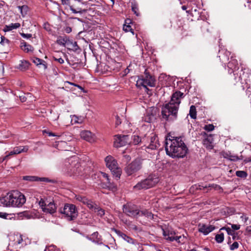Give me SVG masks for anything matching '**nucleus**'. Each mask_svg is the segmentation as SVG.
Instances as JSON below:
<instances>
[{
	"label": "nucleus",
	"instance_id": "79ce46f5",
	"mask_svg": "<svg viewBox=\"0 0 251 251\" xmlns=\"http://www.w3.org/2000/svg\"><path fill=\"white\" fill-rule=\"evenodd\" d=\"M203 144L208 150H211L213 147L212 142L210 141L208 139L204 140Z\"/></svg>",
	"mask_w": 251,
	"mask_h": 251
},
{
	"label": "nucleus",
	"instance_id": "f704fd0d",
	"mask_svg": "<svg viewBox=\"0 0 251 251\" xmlns=\"http://www.w3.org/2000/svg\"><path fill=\"white\" fill-rule=\"evenodd\" d=\"M132 143L134 145H138L141 142H142L143 143L146 142V136H145L141 139L139 136L134 135L132 136Z\"/></svg>",
	"mask_w": 251,
	"mask_h": 251
},
{
	"label": "nucleus",
	"instance_id": "49530a36",
	"mask_svg": "<svg viewBox=\"0 0 251 251\" xmlns=\"http://www.w3.org/2000/svg\"><path fill=\"white\" fill-rule=\"evenodd\" d=\"M237 176L242 178H246L247 176V174L243 171H238L236 172Z\"/></svg>",
	"mask_w": 251,
	"mask_h": 251
},
{
	"label": "nucleus",
	"instance_id": "58836bf2",
	"mask_svg": "<svg viewBox=\"0 0 251 251\" xmlns=\"http://www.w3.org/2000/svg\"><path fill=\"white\" fill-rule=\"evenodd\" d=\"M101 174H102L103 177L106 179L107 182L108 184V187L109 188V189H111L112 191H115L116 189V187L115 185H112L110 183V181H109V179L108 175L104 173H102Z\"/></svg>",
	"mask_w": 251,
	"mask_h": 251
},
{
	"label": "nucleus",
	"instance_id": "3c124183",
	"mask_svg": "<svg viewBox=\"0 0 251 251\" xmlns=\"http://www.w3.org/2000/svg\"><path fill=\"white\" fill-rule=\"evenodd\" d=\"M239 244L237 242H234L230 247V249L232 251L238 248Z\"/></svg>",
	"mask_w": 251,
	"mask_h": 251
},
{
	"label": "nucleus",
	"instance_id": "864d4df0",
	"mask_svg": "<svg viewBox=\"0 0 251 251\" xmlns=\"http://www.w3.org/2000/svg\"><path fill=\"white\" fill-rule=\"evenodd\" d=\"M189 115L193 119H196L197 117L196 111H189Z\"/></svg>",
	"mask_w": 251,
	"mask_h": 251
},
{
	"label": "nucleus",
	"instance_id": "7c9ffc66",
	"mask_svg": "<svg viewBox=\"0 0 251 251\" xmlns=\"http://www.w3.org/2000/svg\"><path fill=\"white\" fill-rule=\"evenodd\" d=\"M33 62L39 67H42L44 70L47 68V64L44 60L35 57L33 59Z\"/></svg>",
	"mask_w": 251,
	"mask_h": 251
},
{
	"label": "nucleus",
	"instance_id": "9b49d317",
	"mask_svg": "<svg viewBox=\"0 0 251 251\" xmlns=\"http://www.w3.org/2000/svg\"><path fill=\"white\" fill-rule=\"evenodd\" d=\"M12 197V206L20 207L25 202V196L18 191H13Z\"/></svg>",
	"mask_w": 251,
	"mask_h": 251
},
{
	"label": "nucleus",
	"instance_id": "f8f14e48",
	"mask_svg": "<svg viewBox=\"0 0 251 251\" xmlns=\"http://www.w3.org/2000/svg\"><path fill=\"white\" fill-rule=\"evenodd\" d=\"M149 137L150 139H148L146 137V142H144L148 145V148L151 150L157 148L159 146V143L156 135L154 133H151Z\"/></svg>",
	"mask_w": 251,
	"mask_h": 251
},
{
	"label": "nucleus",
	"instance_id": "aec40b11",
	"mask_svg": "<svg viewBox=\"0 0 251 251\" xmlns=\"http://www.w3.org/2000/svg\"><path fill=\"white\" fill-rule=\"evenodd\" d=\"M12 196L13 192L8 193L6 196L1 198H0V203L3 206H12Z\"/></svg>",
	"mask_w": 251,
	"mask_h": 251
},
{
	"label": "nucleus",
	"instance_id": "ddd939ff",
	"mask_svg": "<svg viewBox=\"0 0 251 251\" xmlns=\"http://www.w3.org/2000/svg\"><path fill=\"white\" fill-rule=\"evenodd\" d=\"M141 163L139 160H135L129 164L126 168V174L130 176L136 172L141 169Z\"/></svg>",
	"mask_w": 251,
	"mask_h": 251
},
{
	"label": "nucleus",
	"instance_id": "5fc2aeb1",
	"mask_svg": "<svg viewBox=\"0 0 251 251\" xmlns=\"http://www.w3.org/2000/svg\"><path fill=\"white\" fill-rule=\"evenodd\" d=\"M9 43V40L6 38H5L4 36H1V41H0V44L2 45H3L4 43Z\"/></svg>",
	"mask_w": 251,
	"mask_h": 251
},
{
	"label": "nucleus",
	"instance_id": "e2e57ef3",
	"mask_svg": "<svg viewBox=\"0 0 251 251\" xmlns=\"http://www.w3.org/2000/svg\"><path fill=\"white\" fill-rule=\"evenodd\" d=\"M67 82L69 83V84H70L71 85H74L75 86L77 87V88H78L79 89H80L81 90L83 89V88L81 86H80V85H79L78 84H75L74 83L70 82H68V81Z\"/></svg>",
	"mask_w": 251,
	"mask_h": 251
},
{
	"label": "nucleus",
	"instance_id": "6ab92c4d",
	"mask_svg": "<svg viewBox=\"0 0 251 251\" xmlns=\"http://www.w3.org/2000/svg\"><path fill=\"white\" fill-rule=\"evenodd\" d=\"M214 229L215 226L212 225L200 224L198 226L199 231L203 233L204 235L208 234Z\"/></svg>",
	"mask_w": 251,
	"mask_h": 251
},
{
	"label": "nucleus",
	"instance_id": "2eb2a0df",
	"mask_svg": "<svg viewBox=\"0 0 251 251\" xmlns=\"http://www.w3.org/2000/svg\"><path fill=\"white\" fill-rule=\"evenodd\" d=\"M129 139L128 135H116L114 139V146L116 148L126 146L128 144Z\"/></svg>",
	"mask_w": 251,
	"mask_h": 251
},
{
	"label": "nucleus",
	"instance_id": "13d9d810",
	"mask_svg": "<svg viewBox=\"0 0 251 251\" xmlns=\"http://www.w3.org/2000/svg\"><path fill=\"white\" fill-rule=\"evenodd\" d=\"M54 60L55 61H57L58 62H59L60 64H63L64 62V59L62 58H57L56 57H53Z\"/></svg>",
	"mask_w": 251,
	"mask_h": 251
},
{
	"label": "nucleus",
	"instance_id": "473e14b6",
	"mask_svg": "<svg viewBox=\"0 0 251 251\" xmlns=\"http://www.w3.org/2000/svg\"><path fill=\"white\" fill-rule=\"evenodd\" d=\"M71 123L72 125L75 124H80L82 123L84 119V116H78L76 115L71 116Z\"/></svg>",
	"mask_w": 251,
	"mask_h": 251
},
{
	"label": "nucleus",
	"instance_id": "0eeeda50",
	"mask_svg": "<svg viewBox=\"0 0 251 251\" xmlns=\"http://www.w3.org/2000/svg\"><path fill=\"white\" fill-rule=\"evenodd\" d=\"M105 161L107 167L111 170L116 178L118 179L121 175L122 170L118 167L117 161L113 156L108 155L105 158Z\"/></svg>",
	"mask_w": 251,
	"mask_h": 251
},
{
	"label": "nucleus",
	"instance_id": "c03bdc74",
	"mask_svg": "<svg viewBox=\"0 0 251 251\" xmlns=\"http://www.w3.org/2000/svg\"><path fill=\"white\" fill-rule=\"evenodd\" d=\"M221 230H225L228 235H232L233 239H235V236L234 235V232L230 227H224L221 228Z\"/></svg>",
	"mask_w": 251,
	"mask_h": 251
},
{
	"label": "nucleus",
	"instance_id": "de8ad7c7",
	"mask_svg": "<svg viewBox=\"0 0 251 251\" xmlns=\"http://www.w3.org/2000/svg\"><path fill=\"white\" fill-rule=\"evenodd\" d=\"M75 198L77 201H81L84 204L85 202L87 201L86 198L80 195H76L75 196Z\"/></svg>",
	"mask_w": 251,
	"mask_h": 251
},
{
	"label": "nucleus",
	"instance_id": "6e6d98bb",
	"mask_svg": "<svg viewBox=\"0 0 251 251\" xmlns=\"http://www.w3.org/2000/svg\"><path fill=\"white\" fill-rule=\"evenodd\" d=\"M21 35L24 38L29 39L32 37L31 34H26L24 33H20Z\"/></svg>",
	"mask_w": 251,
	"mask_h": 251
},
{
	"label": "nucleus",
	"instance_id": "0e129e2a",
	"mask_svg": "<svg viewBox=\"0 0 251 251\" xmlns=\"http://www.w3.org/2000/svg\"><path fill=\"white\" fill-rule=\"evenodd\" d=\"M8 214L5 213L0 212V217L1 218H6Z\"/></svg>",
	"mask_w": 251,
	"mask_h": 251
},
{
	"label": "nucleus",
	"instance_id": "ea45409f",
	"mask_svg": "<svg viewBox=\"0 0 251 251\" xmlns=\"http://www.w3.org/2000/svg\"><path fill=\"white\" fill-rule=\"evenodd\" d=\"M87 201L84 203L85 204H86L88 206V207L91 209L93 211H94L95 208H96L97 205L93 203V201H92L90 200H89L87 199Z\"/></svg>",
	"mask_w": 251,
	"mask_h": 251
},
{
	"label": "nucleus",
	"instance_id": "393cba45",
	"mask_svg": "<svg viewBox=\"0 0 251 251\" xmlns=\"http://www.w3.org/2000/svg\"><path fill=\"white\" fill-rule=\"evenodd\" d=\"M223 155L224 158L233 161H236L242 159V156L239 157L236 155L232 154L229 151L224 152L223 154Z\"/></svg>",
	"mask_w": 251,
	"mask_h": 251
},
{
	"label": "nucleus",
	"instance_id": "680f3d73",
	"mask_svg": "<svg viewBox=\"0 0 251 251\" xmlns=\"http://www.w3.org/2000/svg\"><path fill=\"white\" fill-rule=\"evenodd\" d=\"M246 232L248 234H251V226H248L246 228Z\"/></svg>",
	"mask_w": 251,
	"mask_h": 251
},
{
	"label": "nucleus",
	"instance_id": "8fccbe9b",
	"mask_svg": "<svg viewBox=\"0 0 251 251\" xmlns=\"http://www.w3.org/2000/svg\"><path fill=\"white\" fill-rule=\"evenodd\" d=\"M214 126L212 124L205 125L203 129L207 131H211L214 130Z\"/></svg>",
	"mask_w": 251,
	"mask_h": 251
},
{
	"label": "nucleus",
	"instance_id": "f257e3e1",
	"mask_svg": "<svg viewBox=\"0 0 251 251\" xmlns=\"http://www.w3.org/2000/svg\"><path fill=\"white\" fill-rule=\"evenodd\" d=\"M165 150L167 154L175 158H183L187 153L188 149L180 137H173L170 134L166 137Z\"/></svg>",
	"mask_w": 251,
	"mask_h": 251
},
{
	"label": "nucleus",
	"instance_id": "bb28decb",
	"mask_svg": "<svg viewBox=\"0 0 251 251\" xmlns=\"http://www.w3.org/2000/svg\"><path fill=\"white\" fill-rule=\"evenodd\" d=\"M163 234L165 239L171 242L175 241V232L170 231L168 230H165L163 229Z\"/></svg>",
	"mask_w": 251,
	"mask_h": 251
},
{
	"label": "nucleus",
	"instance_id": "72a5a7b5",
	"mask_svg": "<svg viewBox=\"0 0 251 251\" xmlns=\"http://www.w3.org/2000/svg\"><path fill=\"white\" fill-rule=\"evenodd\" d=\"M70 39L67 37H59L57 40V43L60 45L63 46H69Z\"/></svg>",
	"mask_w": 251,
	"mask_h": 251
},
{
	"label": "nucleus",
	"instance_id": "c756f323",
	"mask_svg": "<svg viewBox=\"0 0 251 251\" xmlns=\"http://www.w3.org/2000/svg\"><path fill=\"white\" fill-rule=\"evenodd\" d=\"M23 179L30 181H47L48 179L46 177H38L35 176H25L23 177Z\"/></svg>",
	"mask_w": 251,
	"mask_h": 251
},
{
	"label": "nucleus",
	"instance_id": "9d476101",
	"mask_svg": "<svg viewBox=\"0 0 251 251\" xmlns=\"http://www.w3.org/2000/svg\"><path fill=\"white\" fill-rule=\"evenodd\" d=\"M39 204L44 212L53 214L56 211V207L53 201L50 198L45 200L41 199Z\"/></svg>",
	"mask_w": 251,
	"mask_h": 251
},
{
	"label": "nucleus",
	"instance_id": "dca6fc26",
	"mask_svg": "<svg viewBox=\"0 0 251 251\" xmlns=\"http://www.w3.org/2000/svg\"><path fill=\"white\" fill-rule=\"evenodd\" d=\"M14 244L20 245L21 247L25 246L30 243V240L25 236L17 234L13 236Z\"/></svg>",
	"mask_w": 251,
	"mask_h": 251
},
{
	"label": "nucleus",
	"instance_id": "603ef678",
	"mask_svg": "<svg viewBox=\"0 0 251 251\" xmlns=\"http://www.w3.org/2000/svg\"><path fill=\"white\" fill-rule=\"evenodd\" d=\"M43 28L48 31H51V27L48 23H45L43 25Z\"/></svg>",
	"mask_w": 251,
	"mask_h": 251
},
{
	"label": "nucleus",
	"instance_id": "4be33fe9",
	"mask_svg": "<svg viewBox=\"0 0 251 251\" xmlns=\"http://www.w3.org/2000/svg\"><path fill=\"white\" fill-rule=\"evenodd\" d=\"M61 2L63 5H68L70 6V10L75 14L80 13L82 14L86 12V9H82L81 8H77L75 9L73 6L70 5V0H61Z\"/></svg>",
	"mask_w": 251,
	"mask_h": 251
},
{
	"label": "nucleus",
	"instance_id": "69168bd1",
	"mask_svg": "<svg viewBox=\"0 0 251 251\" xmlns=\"http://www.w3.org/2000/svg\"><path fill=\"white\" fill-rule=\"evenodd\" d=\"M65 31L66 33H69L72 31V28L69 26L66 27L65 29Z\"/></svg>",
	"mask_w": 251,
	"mask_h": 251
},
{
	"label": "nucleus",
	"instance_id": "20e7f679",
	"mask_svg": "<svg viewBox=\"0 0 251 251\" xmlns=\"http://www.w3.org/2000/svg\"><path fill=\"white\" fill-rule=\"evenodd\" d=\"M123 212L128 216L136 218L145 216L150 219H154L153 215L147 210H139L137 207L131 204H127L123 206Z\"/></svg>",
	"mask_w": 251,
	"mask_h": 251
},
{
	"label": "nucleus",
	"instance_id": "a19ab883",
	"mask_svg": "<svg viewBox=\"0 0 251 251\" xmlns=\"http://www.w3.org/2000/svg\"><path fill=\"white\" fill-rule=\"evenodd\" d=\"M68 46L71 47L72 49L75 51H76L79 49V47L77 45L76 42H73L71 40H70L69 45Z\"/></svg>",
	"mask_w": 251,
	"mask_h": 251
},
{
	"label": "nucleus",
	"instance_id": "37998d69",
	"mask_svg": "<svg viewBox=\"0 0 251 251\" xmlns=\"http://www.w3.org/2000/svg\"><path fill=\"white\" fill-rule=\"evenodd\" d=\"M215 240L217 242L221 243L223 242L224 240V235L223 233L218 234L215 236Z\"/></svg>",
	"mask_w": 251,
	"mask_h": 251
},
{
	"label": "nucleus",
	"instance_id": "5701e85b",
	"mask_svg": "<svg viewBox=\"0 0 251 251\" xmlns=\"http://www.w3.org/2000/svg\"><path fill=\"white\" fill-rule=\"evenodd\" d=\"M28 150V146H19L16 147L13 149V150L9 152V155H13L21 153L22 152H27Z\"/></svg>",
	"mask_w": 251,
	"mask_h": 251
},
{
	"label": "nucleus",
	"instance_id": "f03ea898",
	"mask_svg": "<svg viewBox=\"0 0 251 251\" xmlns=\"http://www.w3.org/2000/svg\"><path fill=\"white\" fill-rule=\"evenodd\" d=\"M65 172L68 173L70 176L74 177L83 176L85 173L84 169L78 163V158L72 156L65 160L64 163Z\"/></svg>",
	"mask_w": 251,
	"mask_h": 251
},
{
	"label": "nucleus",
	"instance_id": "a211bd4d",
	"mask_svg": "<svg viewBox=\"0 0 251 251\" xmlns=\"http://www.w3.org/2000/svg\"><path fill=\"white\" fill-rule=\"evenodd\" d=\"M231 53L229 51L225 49H221L219 50L218 53V57L221 62L226 64L229 61Z\"/></svg>",
	"mask_w": 251,
	"mask_h": 251
},
{
	"label": "nucleus",
	"instance_id": "a878e982",
	"mask_svg": "<svg viewBox=\"0 0 251 251\" xmlns=\"http://www.w3.org/2000/svg\"><path fill=\"white\" fill-rule=\"evenodd\" d=\"M196 189L200 190H204L205 189H207L209 188L210 189H215L216 190H220L221 189V187L217 184H209L208 185H203V184H200L198 185H196Z\"/></svg>",
	"mask_w": 251,
	"mask_h": 251
},
{
	"label": "nucleus",
	"instance_id": "7ed1b4c3",
	"mask_svg": "<svg viewBox=\"0 0 251 251\" xmlns=\"http://www.w3.org/2000/svg\"><path fill=\"white\" fill-rule=\"evenodd\" d=\"M238 82L242 85H251V70L250 68L241 66V69L234 74L233 80H231V83L236 85Z\"/></svg>",
	"mask_w": 251,
	"mask_h": 251
},
{
	"label": "nucleus",
	"instance_id": "39448f33",
	"mask_svg": "<svg viewBox=\"0 0 251 251\" xmlns=\"http://www.w3.org/2000/svg\"><path fill=\"white\" fill-rule=\"evenodd\" d=\"M159 181L158 177L155 175H150L146 179L139 182L134 186L137 190L147 189L154 186Z\"/></svg>",
	"mask_w": 251,
	"mask_h": 251
},
{
	"label": "nucleus",
	"instance_id": "338daca9",
	"mask_svg": "<svg viewBox=\"0 0 251 251\" xmlns=\"http://www.w3.org/2000/svg\"><path fill=\"white\" fill-rule=\"evenodd\" d=\"M241 218L242 219V220L245 223L248 220V217L246 216L243 215L241 217Z\"/></svg>",
	"mask_w": 251,
	"mask_h": 251
},
{
	"label": "nucleus",
	"instance_id": "412c9836",
	"mask_svg": "<svg viewBox=\"0 0 251 251\" xmlns=\"http://www.w3.org/2000/svg\"><path fill=\"white\" fill-rule=\"evenodd\" d=\"M161 115L166 120H173L176 118V111H161Z\"/></svg>",
	"mask_w": 251,
	"mask_h": 251
},
{
	"label": "nucleus",
	"instance_id": "6e6552de",
	"mask_svg": "<svg viewBox=\"0 0 251 251\" xmlns=\"http://www.w3.org/2000/svg\"><path fill=\"white\" fill-rule=\"evenodd\" d=\"M137 85L142 86L145 88L147 86L154 87L155 86V79L151 75L147 70L145 71L144 75L141 76L137 81Z\"/></svg>",
	"mask_w": 251,
	"mask_h": 251
},
{
	"label": "nucleus",
	"instance_id": "e433bc0d",
	"mask_svg": "<svg viewBox=\"0 0 251 251\" xmlns=\"http://www.w3.org/2000/svg\"><path fill=\"white\" fill-rule=\"evenodd\" d=\"M131 4L132 11L137 16H139L140 15V13L139 12L138 10V3L135 1H131Z\"/></svg>",
	"mask_w": 251,
	"mask_h": 251
},
{
	"label": "nucleus",
	"instance_id": "4468645a",
	"mask_svg": "<svg viewBox=\"0 0 251 251\" xmlns=\"http://www.w3.org/2000/svg\"><path fill=\"white\" fill-rule=\"evenodd\" d=\"M227 67L229 74L233 73L234 74L239 70L238 61L235 58L234 54H232L230 56V60L227 63Z\"/></svg>",
	"mask_w": 251,
	"mask_h": 251
},
{
	"label": "nucleus",
	"instance_id": "f3484780",
	"mask_svg": "<svg viewBox=\"0 0 251 251\" xmlns=\"http://www.w3.org/2000/svg\"><path fill=\"white\" fill-rule=\"evenodd\" d=\"M80 136L82 139L91 143L95 142L97 140L95 134L89 130L81 131Z\"/></svg>",
	"mask_w": 251,
	"mask_h": 251
},
{
	"label": "nucleus",
	"instance_id": "b1692460",
	"mask_svg": "<svg viewBox=\"0 0 251 251\" xmlns=\"http://www.w3.org/2000/svg\"><path fill=\"white\" fill-rule=\"evenodd\" d=\"M113 230L114 232L117 234V235L122 238L123 239H124L125 241L127 242L128 243L130 244H134V240L132 238L130 237L129 236H127V235L125 234V233L122 232L119 230L113 229Z\"/></svg>",
	"mask_w": 251,
	"mask_h": 251
},
{
	"label": "nucleus",
	"instance_id": "1a4fd4ad",
	"mask_svg": "<svg viewBox=\"0 0 251 251\" xmlns=\"http://www.w3.org/2000/svg\"><path fill=\"white\" fill-rule=\"evenodd\" d=\"M60 212L64 214L65 217L69 221L75 219L78 214L75 206L68 203L66 204L63 209H60Z\"/></svg>",
	"mask_w": 251,
	"mask_h": 251
},
{
	"label": "nucleus",
	"instance_id": "4d7b16f0",
	"mask_svg": "<svg viewBox=\"0 0 251 251\" xmlns=\"http://www.w3.org/2000/svg\"><path fill=\"white\" fill-rule=\"evenodd\" d=\"M232 229L233 230H238L240 228V226L239 225H231Z\"/></svg>",
	"mask_w": 251,
	"mask_h": 251
},
{
	"label": "nucleus",
	"instance_id": "4c0bfd02",
	"mask_svg": "<svg viewBox=\"0 0 251 251\" xmlns=\"http://www.w3.org/2000/svg\"><path fill=\"white\" fill-rule=\"evenodd\" d=\"M98 236L99 233L97 232H94L92 235L91 238L93 239V242H95V243H97L98 244H102L101 240Z\"/></svg>",
	"mask_w": 251,
	"mask_h": 251
},
{
	"label": "nucleus",
	"instance_id": "cd10ccee",
	"mask_svg": "<svg viewBox=\"0 0 251 251\" xmlns=\"http://www.w3.org/2000/svg\"><path fill=\"white\" fill-rule=\"evenodd\" d=\"M20 47L22 50L26 53L32 52L34 50V48L31 45L27 44L24 41L21 42Z\"/></svg>",
	"mask_w": 251,
	"mask_h": 251
},
{
	"label": "nucleus",
	"instance_id": "bf43d9fd",
	"mask_svg": "<svg viewBox=\"0 0 251 251\" xmlns=\"http://www.w3.org/2000/svg\"><path fill=\"white\" fill-rule=\"evenodd\" d=\"M18 8L20 10L21 14L23 15V11L24 10H26L27 6L25 5L19 6H18Z\"/></svg>",
	"mask_w": 251,
	"mask_h": 251
},
{
	"label": "nucleus",
	"instance_id": "c85d7f7f",
	"mask_svg": "<svg viewBox=\"0 0 251 251\" xmlns=\"http://www.w3.org/2000/svg\"><path fill=\"white\" fill-rule=\"evenodd\" d=\"M131 23V20L127 19L125 20V24L123 25V30L125 32H130L133 35L134 34L133 29L131 27L130 24Z\"/></svg>",
	"mask_w": 251,
	"mask_h": 251
},
{
	"label": "nucleus",
	"instance_id": "c9c22d12",
	"mask_svg": "<svg viewBox=\"0 0 251 251\" xmlns=\"http://www.w3.org/2000/svg\"><path fill=\"white\" fill-rule=\"evenodd\" d=\"M29 65L30 63L27 61H21L18 68L21 71H25L28 69Z\"/></svg>",
	"mask_w": 251,
	"mask_h": 251
},
{
	"label": "nucleus",
	"instance_id": "09e8293b",
	"mask_svg": "<svg viewBox=\"0 0 251 251\" xmlns=\"http://www.w3.org/2000/svg\"><path fill=\"white\" fill-rule=\"evenodd\" d=\"M175 241H176L177 243H182L185 241V237L184 236H175Z\"/></svg>",
	"mask_w": 251,
	"mask_h": 251
},
{
	"label": "nucleus",
	"instance_id": "423d86ee",
	"mask_svg": "<svg viewBox=\"0 0 251 251\" xmlns=\"http://www.w3.org/2000/svg\"><path fill=\"white\" fill-rule=\"evenodd\" d=\"M184 97L183 93L180 91L175 92L172 95L170 101L163 105V108L165 110H177L180 103V100Z\"/></svg>",
	"mask_w": 251,
	"mask_h": 251
},
{
	"label": "nucleus",
	"instance_id": "774afa93",
	"mask_svg": "<svg viewBox=\"0 0 251 251\" xmlns=\"http://www.w3.org/2000/svg\"><path fill=\"white\" fill-rule=\"evenodd\" d=\"M20 100L22 102H25L26 101V98L25 97V96H20Z\"/></svg>",
	"mask_w": 251,
	"mask_h": 251
},
{
	"label": "nucleus",
	"instance_id": "a18cd8bd",
	"mask_svg": "<svg viewBox=\"0 0 251 251\" xmlns=\"http://www.w3.org/2000/svg\"><path fill=\"white\" fill-rule=\"evenodd\" d=\"M94 211L100 217L103 216L105 213L104 210L97 206L96 207V208H95V210Z\"/></svg>",
	"mask_w": 251,
	"mask_h": 251
},
{
	"label": "nucleus",
	"instance_id": "2f4dec72",
	"mask_svg": "<svg viewBox=\"0 0 251 251\" xmlns=\"http://www.w3.org/2000/svg\"><path fill=\"white\" fill-rule=\"evenodd\" d=\"M21 26V25L19 23H16L14 24H11L9 25H5L3 29V31L5 32H8L11 30H12L14 29H17L19 28Z\"/></svg>",
	"mask_w": 251,
	"mask_h": 251
},
{
	"label": "nucleus",
	"instance_id": "052dcab7",
	"mask_svg": "<svg viewBox=\"0 0 251 251\" xmlns=\"http://www.w3.org/2000/svg\"><path fill=\"white\" fill-rule=\"evenodd\" d=\"M121 119L119 118V116L116 117V125L118 126L121 123Z\"/></svg>",
	"mask_w": 251,
	"mask_h": 251
}]
</instances>
